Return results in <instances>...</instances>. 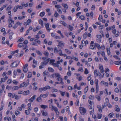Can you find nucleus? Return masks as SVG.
I'll list each match as a JSON object with an SVG mask.
<instances>
[{"label": "nucleus", "mask_w": 121, "mask_h": 121, "mask_svg": "<svg viewBox=\"0 0 121 121\" xmlns=\"http://www.w3.org/2000/svg\"><path fill=\"white\" fill-rule=\"evenodd\" d=\"M17 62V61H15L12 63L10 65V67L11 68L16 67L19 65V63H16Z\"/></svg>", "instance_id": "obj_1"}, {"label": "nucleus", "mask_w": 121, "mask_h": 121, "mask_svg": "<svg viewBox=\"0 0 121 121\" xmlns=\"http://www.w3.org/2000/svg\"><path fill=\"white\" fill-rule=\"evenodd\" d=\"M79 110L80 113L82 115L84 114L86 112V109L84 108H80Z\"/></svg>", "instance_id": "obj_2"}, {"label": "nucleus", "mask_w": 121, "mask_h": 121, "mask_svg": "<svg viewBox=\"0 0 121 121\" xmlns=\"http://www.w3.org/2000/svg\"><path fill=\"white\" fill-rule=\"evenodd\" d=\"M28 66L27 64H26L23 67V70L24 72L25 73H26L28 71V69L27 68Z\"/></svg>", "instance_id": "obj_3"}, {"label": "nucleus", "mask_w": 121, "mask_h": 121, "mask_svg": "<svg viewBox=\"0 0 121 121\" xmlns=\"http://www.w3.org/2000/svg\"><path fill=\"white\" fill-rule=\"evenodd\" d=\"M51 88V87L50 86L48 85L43 88V91H45L48 89H50Z\"/></svg>", "instance_id": "obj_4"}, {"label": "nucleus", "mask_w": 121, "mask_h": 121, "mask_svg": "<svg viewBox=\"0 0 121 121\" xmlns=\"http://www.w3.org/2000/svg\"><path fill=\"white\" fill-rule=\"evenodd\" d=\"M36 96V95H34L32 97L29 99V101L31 102H33V101L35 100Z\"/></svg>", "instance_id": "obj_5"}, {"label": "nucleus", "mask_w": 121, "mask_h": 121, "mask_svg": "<svg viewBox=\"0 0 121 121\" xmlns=\"http://www.w3.org/2000/svg\"><path fill=\"white\" fill-rule=\"evenodd\" d=\"M49 24L48 23H47L45 24V27L47 30L49 31L51 30V29L49 28Z\"/></svg>", "instance_id": "obj_6"}, {"label": "nucleus", "mask_w": 121, "mask_h": 121, "mask_svg": "<svg viewBox=\"0 0 121 121\" xmlns=\"http://www.w3.org/2000/svg\"><path fill=\"white\" fill-rule=\"evenodd\" d=\"M48 92H47L46 93V94H41L40 95L41 97H43V98H45L47 97L48 96Z\"/></svg>", "instance_id": "obj_7"}, {"label": "nucleus", "mask_w": 121, "mask_h": 121, "mask_svg": "<svg viewBox=\"0 0 121 121\" xmlns=\"http://www.w3.org/2000/svg\"><path fill=\"white\" fill-rule=\"evenodd\" d=\"M41 113L43 116H46L48 114L47 112H44L43 110H41Z\"/></svg>", "instance_id": "obj_8"}, {"label": "nucleus", "mask_w": 121, "mask_h": 121, "mask_svg": "<svg viewBox=\"0 0 121 121\" xmlns=\"http://www.w3.org/2000/svg\"><path fill=\"white\" fill-rule=\"evenodd\" d=\"M99 72L98 71L96 70H95L94 71V76L95 77H96L98 75Z\"/></svg>", "instance_id": "obj_9"}, {"label": "nucleus", "mask_w": 121, "mask_h": 121, "mask_svg": "<svg viewBox=\"0 0 121 121\" xmlns=\"http://www.w3.org/2000/svg\"><path fill=\"white\" fill-rule=\"evenodd\" d=\"M99 69L100 70V72L101 73L104 72V70L103 69V66L102 65L99 66Z\"/></svg>", "instance_id": "obj_10"}, {"label": "nucleus", "mask_w": 121, "mask_h": 121, "mask_svg": "<svg viewBox=\"0 0 121 121\" xmlns=\"http://www.w3.org/2000/svg\"><path fill=\"white\" fill-rule=\"evenodd\" d=\"M95 47H97L99 50L101 49V47L99 44L97 43H95Z\"/></svg>", "instance_id": "obj_11"}, {"label": "nucleus", "mask_w": 121, "mask_h": 121, "mask_svg": "<svg viewBox=\"0 0 121 121\" xmlns=\"http://www.w3.org/2000/svg\"><path fill=\"white\" fill-rule=\"evenodd\" d=\"M90 48L91 49H95L96 47H95V44L94 45H91L90 47Z\"/></svg>", "instance_id": "obj_12"}, {"label": "nucleus", "mask_w": 121, "mask_h": 121, "mask_svg": "<svg viewBox=\"0 0 121 121\" xmlns=\"http://www.w3.org/2000/svg\"><path fill=\"white\" fill-rule=\"evenodd\" d=\"M62 5L64 7V9H67L68 8V5L66 4H62Z\"/></svg>", "instance_id": "obj_13"}, {"label": "nucleus", "mask_w": 121, "mask_h": 121, "mask_svg": "<svg viewBox=\"0 0 121 121\" xmlns=\"http://www.w3.org/2000/svg\"><path fill=\"white\" fill-rule=\"evenodd\" d=\"M48 70L50 72H53L54 71V69L50 67H48Z\"/></svg>", "instance_id": "obj_14"}, {"label": "nucleus", "mask_w": 121, "mask_h": 121, "mask_svg": "<svg viewBox=\"0 0 121 121\" xmlns=\"http://www.w3.org/2000/svg\"><path fill=\"white\" fill-rule=\"evenodd\" d=\"M114 63L116 65H119L121 64V61H115L114 62Z\"/></svg>", "instance_id": "obj_15"}, {"label": "nucleus", "mask_w": 121, "mask_h": 121, "mask_svg": "<svg viewBox=\"0 0 121 121\" xmlns=\"http://www.w3.org/2000/svg\"><path fill=\"white\" fill-rule=\"evenodd\" d=\"M41 97L40 95L39 97L37 98L36 99V101L38 102H40L42 100V99H41Z\"/></svg>", "instance_id": "obj_16"}, {"label": "nucleus", "mask_w": 121, "mask_h": 121, "mask_svg": "<svg viewBox=\"0 0 121 121\" xmlns=\"http://www.w3.org/2000/svg\"><path fill=\"white\" fill-rule=\"evenodd\" d=\"M29 91L28 90L26 91H24L23 92V94L24 95H27L29 93Z\"/></svg>", "instance_id": "obj_17"}, {"label": "nucleus", "mask_w": 121, "mask_h": 121, "mask_svg": "<svg viewBox=\"0 0 121 121\" xmlns=\"http://www.w3.org/2000/svg\"><path fill=\"white\" fill-rule=\"evenodd\" d=\"M60 22L61 24L65 26H66L67 25L66 23L63 21H60Z\"/></svg>", "instance_id": "obj_18"}, {"label": "nucleus", "mask_w": 121, "mask_h": 121, "mask_svg": "<svg viewBox=\"0 0 121 121\" xmlns=\"http://www.w3.org/2000/svg\"><path fill=\"white\" fill-rule=\"evenodd\" d=\"M52 109H53L55 112H56V111H57V110H58V109L55 106L52 105Z\"/></svg>", "instance_id": "obj_19"}, {"label": "nucleus", "mask_w": 121, "mask_h": 121, "mask_svg": "<svg viewBox=\"0 0 121 121\" xmlns=\"http://www.w3.org/2000/svg\"><path fill=\"white\" fill-rule=\"evenodd\" d=\"M13 32L10 33L9 34V38L11 39L12 38V36L13 35Z\"/></svg>", "instance_id": "obj_20"}, {"label": "nucleus", "mask_w": 121, "mask_h": 121, "mask_svg": "<svg viewBox=\"0 0 121 121\" xmlns=\"http://www.w3.org/2000/svg\"><path fill=\"white\" fill-rule=\"evenodd\" d=\"M100 96L98 95H96L95 96V98L97 99L98 101H99L101 99Z\"/></svg>", "instance_id": "obj_21"}, {"label": "nucleus", "mask_w": 121, "mask_h": 121, "mask_svg": "<svg viewBox=\"0 0 121 121\" xmlns=\"http://www.w3.org/2000/svg\"><path fill=\"white\" fill-rule=\"evenodd\" d=\"M55 76L56 77H57L58 78H59L60 79V78H61L60 77V75L58 73H55Z\"/></svg>", "instance_id": "obj_22"}, {"label": "nucleus", "mask_w": 121, "mask_h": 121, "mask_svg": "<svg viewBox=\"0 0 121 121\" xmlns=\"http://www.w3.org/2000/svg\"><path fill=\"white\" fill-rule=\"evenodd\" d=\"M19 88V87L17 86H15L12 88V89L13 90H17Z\"/></svg>", "instance_id": "obj_23"}, {"label": "nucleus", "mask_w": 121, "mask_h": 121, "mask_svg": "<svg viewBox=\"0 0 121 121\" xmlns=\"http://www.w3.org/2000/svg\"><path fill=\"white\" fill-rule=\"evenodd\" d=\"M59 92L60 93L62 96H64L65 94V92H63L60 90L59 91Z\"/></svg>", "instance_id": "obj_24"}, {"label": "nucleus", "mask_w": 121, "mask_h": 121, "mask_svg": "<svg viewBox=\"0 0 121 121\" xmlns=\"http://www.w3.org/2000/svg\"><path fill=\"white\" fill-rule=\"evenodd\" d=\"M13 73V77L14 78H15V76L16 75L17 73V72L15 70L14 71Z\"/></svg>", "instance_id": "obj_25"}, {"label": "nucleus", "mask_w": 121, "mask_h": 121, "mask_svg": "<svg viewBox=\"0 0 121 121\" xmlns=\"http://www.w3.org/2000/svg\"><path fill=\"white\" fill-rule=\"evenodd\" d=\"M23 84L24 86V87H26L29 84V81H28L27 83H26L25 82H24L23 83Z\"/></svg>", "instance_id": "obj_26"}, {"label": "nucleus", "mask_w": 121, "mask_h": 121, "mask_svg": "<svg viewBox=\"0 0 121 121\" xmlns=\"http://www.w3.org/2000/svg\"><path fill=\"white\" fill-rule=\"evenodd\" d=\"M61 46H64V44L63 43L60 42L59 43V44L57 46L58 47H60Z\"/></svg>", "instance_id": "obj_27"}, {"label": "nucleus", "mask_w": 121, "mask_h": 121, "mask_svg": "<svg viewBox=\"0 0 121 121\" xmlns=\"http://www.w3.org/2000/svg\"><path fill=\"white\" fill-rule=\"evenodd\" d=\"M87 33L86 32H85L84 34L83 35V38L84 39H85L86 38L87 35Z\"/></svg>", "instance_id": "obj_28"}, {"label": "nucleus", "mask_w": 121, "mask_h": 121, "mask_svg": "<svg viewBox=\"0 0 121 121\" xmlns=\"http://www.w3.org/2000/svg\"><path fill=\"white\" fill-rule=\"evenodd\" d=\"M23 44L22 43H18V47L19 48H21L22 47H23Z\"/></svg>", "instance_id": "obj_29"}, {"label": "nucleus", "mask_w": 121, "mask_h": 121, "mask_svg": "<svg viewBox=\"0 0 121 121\" xmlns=\"http://www.w3.org/2000/svg\"><path fill=\"white\" fill-rule=\"evenodd\" d=\"M41 107L42 108L45 109L46 108L48 107V106L46 105H41Z\"/></svg>", "instance_id": "obj_30"}, {"label": "nucleus", "mask_w": 121, "mask_h": 121, "mask_svg": "<svg viewBox=\"0 0 121 121\" xmlns=\"http://www.w3.org/2000/svg\"><path fill=\"white\" fill-rule=\"evenodd\" d=\"M88 86H87L86 87H85L84 89V91L85 93H86V92H87V91L88 90Z\"/></svg>", "instance_id": "obj_31"}, {"label": "nucleus", "mask_w": 121, "mask_h": 121, "mask_svg": "<svg viewBox=\"0 0 121 121\" xmlns=\"http://www.w3.org/2000/svg\"><path fill=\"white\" fill-rule=\"evenodd\" d=\"M115 28V26L113 25L112 26L110 27H109V30H113Z\"/></svg>", "instance_id": "obj_32"}, {"label": "nucleus", "mask_w": 121, "mask_h": 121, "mask_svg": "<svg viewBox=\"0 0 121 121\" xmlns=\"http://www.w3.org/2000/svg\"><path fill=\"white\" fill-rule=\"evenodd\" d=\"M18 9V6H15L14 8L13 9V10L14 12H16L17 10V9Z\"/></svg>", "instance_id": "obj_33"}, {"label": "nucleus", "mask_w": 121, "mask_h": 121, "mask_svg": "<svg viewBox=\"0 0 121 121\" xmlns=\"http://www.w3.org/2000/svg\"><path fill=\"white\" fill-rule=\"evenodd\" d=\"M45 14V12H43L40 13L39 16L41 17H43L44 15Z\"/></svg>", "instance_id": "obj_34"}, {"label": "nucleus", "mask_w": 121, "mask_h": 121, "mask_svg": "<svg viewBox=\"0 0 121 121\" xmlns=\"http://www.w3.org/2000/svg\"><path fill=\"white\" fill-rule=\"evenodd\" d=\"M12 8V6L11 5H10L7 7L6 9V10H9L11 9Z\"/></svg>", "instance_id": "obj_35"}, {"label": "nucleus", "mask_w": 121, "mask_h": 121, "mask_svg": "<svg viewBox=\"0 0 121 121\" xmlns=\"http://www.w3.org/2000/svg\"><path fill=\"white\" fill-rule=\"evenodd\" d=\"M29 74L28 75L27 78H29L31 77L32 76V73L31 72H29L28 73Z\"/></svg>", "instance_id": "obj_36"}, {"label": "nucleus", "mask_w": 121, "mask_h": 121, "mask_svg": "<svg viewBox=\"0 0 121 121\" xmlns=\"http://www.w3.org/2000/svg\"><path fill=\"white\" fill-rule=\"evenodd\" d=\"M55 7L56 9L61 8V6L60 5H55Z\"/></svg>", "instance_id": "obj_37"}, {"label": "nucleus", "mask_w": 121, "mask_h": 121, "mask_svg": "<svg viewBox=\"0 0 121 121\" xmlns=\"http://www.w3.org/2000/svg\"><path fill=\"white\" fill-rule=\"evenodd\" d=\"M108 116L109 117H112L113 116V113H111L108 114Z\"/></svg>", "instance_id": "obj_38"}, {"label": "nucleus", "mask_w": 121, "mask_h": 121, "mask_svg": "<svg viewBox=\"0 0 121 121\" xmlns=\"http://www.w3.org/2000/svg\"><path fill=\"white\" fill-rule=\"evenodd\" d=\"M102 15H99V17L98 18V20L100 22H101V20L102 19Z\"/></svg>", "instance_id": "obj_39"}, {"label": "nucleus", "mask_w": 121, "mask_h": 121, "mask_svg": "<svg viewBox=\"0 0 121 121\" xmlns=\"http://www.w3.org/2000/svg\"><path fill=\"white\" fill-rule=\"evenodd\" d=\"M21 4L22 6H25V7H26L28 6V5L27 4H25L24 3H22Z\"/></svg>", "instance_id": "obj_40"}, {"label": "nucleus", "mask_w": 121, "mask_h": 121, "mask_svg": "<svg viewBox=\"0 0 121 121\" xmlns=\"http://www.w3.org/2000/svg\"><path fill=\"white\" fill-rule=\"evenodd\" d=\"M41 65H47V63H46V62L44 61L41 62Z\"/></svg>", "instance_id": "obj_41"}, {"label": "nucleus", "mask_w": 121, "mask_h": 121, "mask_svg": "<svg viewBox=\"0 0 121 121\" xmlns=\"http://www.w3.org/2000/svg\"><path fill=\"white\" fill-rule=\"evenodd\" d=\"M50 62L49 63L50 64H51L52 65V64L54 63V62H55V60H50Z\"/></svg>", "instance_id": "obj_42"}, {"label": "nucleus", "mask_w": 121, "mask_h": 121, "mask_svg": "<svg viewBox=\"0 0 121 121\" xmlns=\"http://www.w3.org/2000/svg\"><path fill=\"white\" fill-rule=\"evenodd\" d=\"M54 52L55 53H56L58 52V50L57 48L56 47H55L54 48Z\"/></svg>", "instance_id": "obj_43"}, {"label": "nucleus", "mask_w": 121, "mask_h": 121, "mask_svg": "<svg viewBox=\"0 0 121 121\" xmlns=\"http://www.w3.org/2000/svg\"><path fill=\"white\" fill-rule=\"evenodd\" d=\"M98 118L99 119H101L102 116V115L101 114H98Z\"/></svg>", "instance_id": "obj_44"}, {"label": "nucleus", "mask_w": 121, "mask_h": 121, "mask_svg": "<svg viewBox=\"0 0 121 121\" xmlns=\"http://www.w3.org/2000/svg\"><path fill=\"white\" fill-rule=\"evenodd\" d=\"M65 51L67 53H68L70 54L71 53V52L68 49H65Z\"/></svg>", "instance_id": "obj_45"}, {"label": "nucleus", "mask_w": 121, "mask_h": 121, "mask_svg": "<svg viewBox=\"0 0 121 121\" xmlns=\"http://www.w3.org/2000/svg\"><path fill=\"white\" fill-rule=\"evenodd\" d=\"M44 54L45 55V56H48L49 54L48 53V52H45L44 53Z\"/></svg>", "instance_id": "obj_46"}, {"label": "nucleus", "mask_w": 121, "mask_h": 121, "mask_svg": "<svg viewBox=\"0 0 121 121\" xmlns=\"http://www.w3.org/2000/svg\"><path fill=\"white\" fill-rule=\"evenodd\" d=\"M98 80L97 79H95V83L96 84V86H98Z\"/></svg>", "instance_id": "obj_47"}, {"label": "nucleus", "mask_w": 121, "mask_h": 121, "mask_svg": "<svg viewBox=\"0 0 121 121\" xmlns=\"http://www.w3.org/2000/svg\"><path fill=\"white\" fill-rule=\"evenodd\" d=\"M88 102L91 105L93 104H94V103L92 101L90 100H88Z\"/></svg>", "instance_id": "obj_48"}, {"label": "nucleus", "mask_w": 121, "mask_h": 121, "mask_svg": "<svg viewBox=\"0 0 121 121\" xmlns=\"http://www.w3.org/2000/svg\"><path fill=\"white\" fill-rule=\"evenodd\" d=\"M24 40V39L23 38H20V39L18 40L17 42H21L23 41Z\"/></svg>", "instance_id": "obj_49"}, {"label": "nucleus", "mask_w": 121, "mask_h": 121, "mask_svg": "<svg viewBox=\"0 0 121 121\" xmlns=\"http://www.w3.org/2000/svg\"><path fill=\"white\" fill-rule=\"evenodd\" d=\"M15 113L16 116H17L19 114H20V113L18 111H16L15 112Z\"/></svg>", "instance_id": "obj_50"}, {"label": "nucleus", "mask_w": 121, "mask_h": 121, "mask_svg": "<svg viewBox=\"0 0 121 121\" xmlns=\"http://www.w3.org/2000/svg\"><path fill=\"white\" fill-rule=\"evenodd\" d=\"M59 15L58 13L56 11L55 12V13L54 14V16L55 17H57Z\"/></svg>", "instance_id": "obj_51"}, {"label": "nucleus", "mask_w": 121, "mask_h": 121, "mask_svg": "<svg viewBox=\"0 0 121 121\" xmlns=\"http://www.w3.org/2000/svg\"><path fill=\"white\" fill-rule=\"evenodd\" d=\"M52 65H53L54 66L57 67H59V65L55 63H53L52 64Z\"/></svg>", "instance_id": "obj_52"}, {"label": "nucleus", "mask_w": 121, "mask_h": 121, "mask_svg": "<svg viewBox=\"0 0 121 121\" xmlns=\"http://www.w3.org/2000/svg\"><path fill=\"white\" fill-rule=\"evenodd\" d=\"M36 53L39 55L40 56L42 55V53L40 52L38 50H36Z\"/></svg>", "instance_id": "obj_53"}, {"label": "nucleus", "mask_w": 121, "mask_h": 121, "mask_svg": "<svg viewBox=\"0 0 121 121\" xmlns=\"http://www.w3.org/2000/svg\"><path fill=\"white\" fill-rule=\"evenodd\" d=\"M9 23L10 24H11V23H14V22L11 19H9Z\"/></svg>", "instance_id": "obj_54"}, {"label": "nucleus", "mask_w": 121, "mask_h": 121, "mask_svg": "<svg viewBox=\"0 0 121 121\" xmlns=\"http://www.w3.org/2000/svg\"><path fill=\"white\" fill-rule=\"evenodd\" d=\"M89 73L88 71L86 68L84 71V73L85 74H87Z\"/></svg>", "instance_id": "obj_55"}, {"label": "nucleus", "mask_w": 121, "mask_h": 121, "mask_svg": "<svg viewBox=\"0 0 121 121\" xmlns=\"http://www.w3.org/2000/svg\"><path fill=\"white\" fill-rule=\"evenodd\" d=\"M99 87L98 86H96V93H98L99 90Z\"/></svg>", "instance_id": "obj_56"}, {"label": "nucleus", "mask_w": 121, "mask_h": 121, "mask_svg": "<svg viewBox=\"0 0 121 121\" xmlns=\"http://www.w3.org/2000/svg\"><path fill=\"white\" fill-rule=\"evenodd\" d=\"M38 108L37 107H35L34 108V112H36L38 111Z\"/></svg>", "instance_id": "obj_57"}, {"label": "nucleus", "mask_w": 121, "mask_h": 121, "mask_svg": "<svg viewBox=\"0 0 121 121\" xmlns=\"http://www.w3.org/2000/svg\"><path fill=\"white\" fill-rule=\"evenodd\" d=\"M50 58H47V59L45 61L46 62V63H47V64L48 63V62L50 61Z\"/></svg>", "instance_id": "obj_58"}, {"label": "nucleus", "mask_w": 121, "mask_h": 121, "mask_svg": "<svg viewBox=\"0 0 121 121\" xmlns=\"http://www.w3.org/2000/svg\"><path fill=\"white\" fill-rule=\"evenodd\" d=\"M23 50L26 49L28 47L26 45H23Z\"/></svg>", "instance_id": "obj_59"}, {"label": "nucleus", "mask_w": 121, "mask_h": 121, "mask_svg": "<svg viewBox=\"0 0 121 121\" xmlns=\"http://www.w3.org/2000/svg\"><path fill=\"white\" fill-rule=\"evenodd\" d=\"M93 12L92 11H91V12L90 13V15L91 16V18H92L93 17Z\"/></svg>", "instance_id": "obj_60"}, {"label": "nucleus", "mask_w": 121, "mask_h": 121, "mask_svg": "<svg viewBox=\"0 0 121 121\" xmlns=\"http://www.w3.org/2000/svg\"><path fill=\"white\" fill-rule=\"evenodd\" d=\"M25 113L26 115H29L30 114V112L29 111L26 110L25 111Z\"/></svg>", "instance_id": "obj_61"}, {"label": "nucleus", "mask_w": 121, "mask_h": 121, "mask_svg": "<svg viewBox=\"0 0 121 121\" xmlns=\"http://www.w3.org/2000/svg\"><path fill=\"white\" fill-rule=\"evenodd\" d=\"M109 70L108 68H106L105 69L104 72L105 73H106L108 72H109Z\"/></svg>", "instance_id": "obj_62"}, {"label": "nucleus", "mask_w": 121, "mask_h": 121, "mask_svg": "<svg viewBox=\"0 0 121 121\" xmlns=\"http://www.w3.org/2000/svg\"><path fill=\"white\" fill-rule=\"evenodd\" d=\"M107 106L108 108H111L112 107V106L109 103H108L107 104Z\"/></svg>", "instance_id": "obj_63"}, {"label": "nucleus", "mask_w": 121, "mask_h": 121, "mask_svg": "<svg viewBox=\"0 0 121 121\" xmlns=\"http://www.w3.org/2000/svg\"><path fill=\"white\" fill-rule=\"evenodd\" d=\"M114 91L116 93H118L119 91V89L117 88H116L115 89Z\"/></svg>", "instance_id": "obj_64"}]
</instances>
